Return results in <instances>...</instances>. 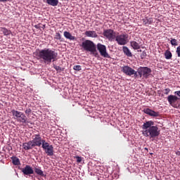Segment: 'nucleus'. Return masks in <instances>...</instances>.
I'll use <instances>...</instances> for the list:
<instances>
[{"mask_svg":"<svg viewBox=\"0 0 180 180\" xmlns=\"http://www.w3.org/2000/svg\"><path fill=\"white\" fill-rule=\"evenodd\" d=\"M131 47L134 49V50H139L140 49V44L137 43V41H131L130 42Z\"/></svg>","mask_w":180,"mask_h":180,"instance_id":"20","label":"nucleus"},{"mask_svg":"<svg viewBox=\"0 0 180 180\" xmlns=\"http://www.w3.org/2000/svg\"><path fill=\"white\" fill-rule=\"evenodd\" d=\"M34 147H35L34 144L32 141L22 143V148H24L25 151H27L29 150H32L33 148H34Z\"/></svg>","mask_w":180,"mask_h":180,"instance_id":"14","label":"nucleus"},{"mask_svg":"<svg viewBox=\"0 0 180 180\" xmlns=\"http://www.w3.org/2000/svg\"><path fill=\"white\" fill-rule=\"evenodd\" d=\"M63 36L65 37V39H68V40H70L72 41H75V40H77V37L72 36L70 32L65 31L63 32Z\"/></svg>","mask_w":180,"mask_h":180,"instance_id":"15","label":"nucleus"},{"mask_svg":"<svg viewBox=\"0 0 180 180\" xmlns=\"http://www.w3.org/2000/svg\"><path fill=\"white\" fill-rule=\"evenodd\" d=\"M97 50L99 51L101 57H103L104 58H110V56H109V53H108V51L106 50V46L98 43L97 44Z\"/></svg>","mask_w":180,"mask_h":180,"instance_id":"8","label":"nucleus"},{"mask_svg":"<svg viewBox=\"0 0 180 180\" xmlns=\"http://www.w3.org/2000/svg\"><path fill=\"white\" fill-rule=\"evenodd\" d=\"M175 95H177V96H179L180 98V91H176L174 92Z\"/></svg>","mask_w":180,"mask_h":180,"instance_id":"36","label":"nucleus"},{"mask_svg":"<svg viewBox=\"0 0 180 180\" xmlns=\"http://www.w3.org/2000/svg\"><path fill=\"white\" fill-rule=\"evenodd\" d=\"M32 141L35 147H41L44 140L41 138V136L39 134H37L32 136Z\"/></svg>","mask_w":180,"mask_h":180,"instance_id":"9","label":"nucleus"},{"mask_svg":"<svg viewBox=\"0 0 180 180\" xmlns=\"http://www.w3.org/2000/svg\"><path fill=\"white\" fill-rule=\"evenodd\" d=\"M82 47L85 51H89L91 54L96 56L98 53H96V45L95 43L91 40H86L82 43Z\"/></svg>","mask_w":180,"mask_h":180,"instance_id":"3","label":"nucleus"},{"mask_svg":"<svg viewBox=\"0 0 180 180\" xmlns=\"http://www.w3.org/2000/svg\"><path fill=\"white\" fill-rule=\"evenodd\" d=\"M44 150L45 151L46 154L49 157L54 155V147L53 146H51V148H48Z\"/></svg>","mask_w":180,"mask_h":180,"instance_id":"18","label":"nucleus"},{"mask_svg":"<svg viewBox=\"0 0 180 180\" xmlns=\"http://www.w3.org/2000/svg\"><path fill=\"white\" fill-rule=\"evenodd\" d=\"M170 43L172 46H177L178 45V40L174 38H171Z\"/></svg>","mask_w":180,"mask_h":180,"instance_id":"27","label":"nucleus"},{"mask_svg":"<svg viewBox=\"0 0 180 180\" xmlns=\"http://www.w3.org/2000/svg\"><path fill=\"white\" fill-rule=\"evenodd\" d=\"M34 172L37 173V175H39L40 176H44V173L43 172V170L41 169L39 167H35Z\"/></svg>","mask_w":180,"mask_h":180,"instance_id":"24","label":"nucleus"},{"mask_svg":"<svg viewBox=\"0 0 180 180\" xmlns=\"http://www.w3.org/2000/svg\"><path fill=\"white\" fill-rule=\"evenodd\" d=\"M51 147H53V145H50L48 142L44 140L42 143L41 148L43 150H46L47 148H50Z\"/></svg>","mask_w":180,"mask_h":180,"instance_id":"22","label":"nucleus"},{"mask_svg":"<svg viewBox=\"0 0 180 180\" xmlns=\"http://www.w3.org/2000/svg\"><path fill=\"white\" fill-rule=\"evenodd\" d=\"M34 27H35V29H39L40 28V27H39V25H34Z\"/></svg>","mask_w":180,"mask_h":180,"instance_id":"40","label":"nucleus"},{"mask_svg":"<svg viewBox=\"0 0 180 180\" xmlns=\"http://www.w3.org/2000/svg\"><path fill=\"white\" fill-rule=\"evenodd\" d=\"M122 51L127 57H133V53H131V51H130L127 46H123Z\"/></svg>","mask_w":180,"mask_h":180,"instance_id":"17","label":"nucleus"},{"mask_svg":"<svg viewBox=\"0 0 180 180\" xmlns=\"http://www.w3.org/2000/svg\"><path fill=\"white\" fill-rule=\"evenodd\" d=\"M178 99H179L178 97L174 95H169L167 97V101L169 105H171V106H173V108H178V107H176V105H174V103H175V102H176Z\"/></svg>","mask_w":180,"mask_h":180,"instance_id":"13","label":"nucleus"},{"mask_svg":"<svg viewBox=\"0 0 180 180\" xmlns=\"http://www.w3.org/2000/svg\"><path fill=\"white\" fill-rule=\"evenodd\" d=\"M42 29H46V25H43Z\"/></svg>","mask_w":180,"mask_h":180,"instance_id":"41","label":"nucleus"},{"mask_svg":"<svg viewBox=\"0 0 180 180\" xmlns=\"http://www.w3.org/2000/svg\"><path fill=\"white\" fill-rule=\"evenodd\" d=\"M133 75L134 76L135 78H139V75L136 72V70H134Z\"/></svg>","mask_w":180,"mask_h":180,"instance_id":"35","label":"nucleus"},{"mask_svg":"<svg viewBox=\"0 0 180 180\" xmlns=\"http://www.w3.org/2000/svg\"><path fill=\"white\" fill-rule=\"evenodd\" d=\"M21 171L24 175H33L34 170L30 167V165H26L24 168L21 169Z\"/></svg>","mask_w":180,"mask_h":180,"instance_id":"11","label":"nucleus"},{"mask_svg":"<svg viewBox=\"0 0 180 180\" xmlns=\"http://www.w3.org/2000/svg\"><path fill=\"white\" fill-rule=\"evenodd\" d=\"M73 70H75V71H81V70H82V68L81 67V65H77L73 67Z\"/></svg>","mask_w":180,"mask_h":180,"instance_id":"28","label":"nucleus"},{"mask_svg":"<svg viewBox=\"0 0 180 180\" xmlns=\"http://www.w3.org/2000/svg\"><path fill=\"white\" fill-rule=\"evenodd\" d=\"M84 34L86 37H92L93 39H96V37H98V34H96V31H86Z\"/></svg>","mask_w":180,"mask_h":180,"instance_id":"16","label":"nucleus"},{"mask_svg":"<svg viewBox=\"0 0 180 180\" xmlns=\"http://www.w3.org/2000/svg\"><path fill=\"white\" fill-rule=\"evenodd\" d=\"M58 0H46V4L51 6H57L58 5Z\"/></svg>","mask_w":180,"mask_h":180,"instance_id":"19","label":"nucleus"},{"mask_svg":"<svg viewBox=\"0 0 180 180\" xmlns=\"http://www.w3.org/2000/svg\"><path fill=\"white\" fill-rule=\"evenodd\" d=\"M11 113L14 119H16L17 122H18L19 123H23L25 124H27V123H29L27 117H26V115H25V113L15 110H12Z\"/></svg>","mask_w":180,"mask_h":180,"instance_id":"4","label":"nucleus"},{"mask_svg":"<svg viewBox=\"0 0 180 180\" xmlns=\"http://www.w3.org/2000/svg\"><path fill=\"white\" fill-rule=\"evenodd\" d=\"M53 68H54L55 70H56L57 71H63V70L61 69V67L57 66V65H53Z\"/></svg>","mask_w":180,"mask_h":180,"instance_id":"32","label":"nucleus"},{"mask_svg":"<svg viewBox=\"0 0 180 180\" xmlns=\"http://www.w3.org/2000/svg\"><path fill=\"white\" fill-rule=\"evenodd\" d=\"M25 113V115H27V116H29V115H30V113H32V110L30 108H26Z\"/></svg>","mask_w":180,"mask_h":180,"instance_id":"31","label":"nucleus"},{"mask_svg":"<svg viewBox=\"0 0 180 180\" xmlns=\"http://www.w3.org/2000/svg\"><path fill=\"white\" fill-rule=\"evenodd\" d=\"M142 134L144 137L150 139H155L160 136V129L158 126H154V122L152 120L146 121L142 125Z\"/></svg>","mask_w":180,"mask_h":180,"instance_id":"2","label":"nucleus"},{"mask_svg":"<svg viewBox=\"0 0 180 180\" xmlns=\"http://www.w3.org/2000/svg\"><path fill=\"white\" fill-rule=\"evenodd\" d=\"M54 39L56 40H61V34H60V32H57L55 35Z\"/></svg>","mask_w":180,"mask_h":180,"instance_id":"30","label":"nucleus"},{"mask_svg":"<svg viewBox=\"0 0 180 180\" xmlns=\"http://www.w3.org/2000/svg\"><path fill=\"white\" fill-rule=\"evenodd\" d=\"M147 56V53L146 52H142L141 57H146Z\"/></svg>","mask_w":180,"mask_h":180,"instance_id":"37","label":"nucleus"},{"mask_svg":"<svg viewBox=\"0 0 180 180\" xmlns=\"http://www.w3.org/2000/svg\"><path fill=\"white\" fill-rule=\"evenodd\" d=\"M122 71L124 74L128 75V77H131L134 74V70L128 65L122 67Z\"/></svg>","mask_w":180,"mask_h":180,"instance_id":"12","label":"nucleus"},{"mask_svg":"<svg viewBox=\"0 0 180 180\" xmlns=\"http://www.w3.org/2000/svg\"><path fill=\"white\" fill-rule=\"evenodd\" d=\"M165 57L166 60H171L172 58V53H171V51L167 50L165 52Z\"/></svg>","mask_w":180,"mask_h":180,"instance_id":"23","label":"nucleus"},{"mask_svg":"<svg viewBox=\"0 0 180 180\" xmlns=\"http://www.w3.org/2000/svg\"><path fill=\"white\" fill-rule=\"evenodd\" d=\"M176 155H178V157H180V151H176Z\"/></svg>","mask_w":180,"mask_h":180,"instance_id":"38","label":"nucleus"},{"mask_svg":"<svg viewBox=\"0 0 180 180\" xmlns=\"http://www.w3.org/2000/svg\"><path fill=\"white\" fill-rule=\"evenodd\" d=\"M9 0H0V2H8Z\"/></svg>","mask_w":180,"mask_h":180,"instance_id":"39","label":"nucleus"},{"mask_svg":"<svg viewBox=\"0 0 180 180\" xmlns=\"http://www.w3.org/2000/svg\"><path fill=\"white\" fill-rule=\"evenodd\" d=\"M115 39L119 46H126L129 42V34H122L117 35Z\"/></svg>","mask_w":180,"mask_h":180,"instance_id":"5","label":"nucleus"},{"mask_svg":"<svg viewBox=\"0 0 180 180\" xmlns=\"http://www.w3.org/2000/svg\"><path fill=\"white\" fill-rule=\"evenodd\" d=\"M143 112H145L146 115L152 116V117H160V112H155L150 108H144Z\"/></svg>","mask_w":180,"mask_h":180,"instance_id":"10","label":"nucleus"},{"mask_svg":"<svg viewBox=\"0 0 180 180\" xmlns=\"http://www.w3.org/2000/svg\"><path fill=\"white\" fill-rule=\"evenodd\" d=\"M13 165H20V160L16 156L11 157Z\"/></svg>","mask_w":180,"mask_h":180,"instance_id":"21","label":"nucleus"},{"mask_svg":"<svg viewBox=\"0 0 180 180\" xmlns=\"http://www.w3.org/2000/svg\"><path fill=\"white\" fill-rule=\"evenodd\" d=\"M164 95H169V92H171V89L167 88L162 91Z\"/></svg>","mask_w":180,"mask_h":180,"instance_id":"29","label":"nucleus"},{"mask_svg":"<svg viewBox=\"0 0 180 180\" xmlns=\"http://www.w3.org/2000/svg\"><path fill=\"white\" fill-rule=\"evenodd\" d=\"M143 25L147 26L148 25H151L152 22L148 18H143Z\"/></svg>","mask_w":180,"mask_h":180,"instance_id":"26","label":"nucleus"},{"mask_svg":"<svg viewBox=\"0 0 180 180\" xmlns=\"http://www.w3.org/2000/svg\"><path fill=\"white\" fill-rule=\"evenodd\" d=\"M140 78L143 77V78H148L150 74H151V69L148 67H141L138 69L137 71Z\"/></svg>","mask_w":180,"mask_h":180,"instance_id":"6","label":"nucleus"},{"mask_svg":"<svg viewBox=\"0 0 180 180\" xmlns=\"http://www.w3.org/2000/svg\"><path fill=\"white\" fill-rule=\"evenodd\" d=\"M41 61H43L44 64H51L52 62L57 61L58 57V53L54 49L50 48H45L44 49L39 50L37 53Z\"/></svg>","mask_w":180,"mask_h":180,"instance_id":"1","label":"nucleus"},{"mask_svg":"<svg viewBox=\"0 0 180 180\" xmlns=\"http://www.w3.org/2000/svg\"><path fill=\"white\" fill-rule=\"evenodd\" d=\"M1 32H3L4 36H9V34H11L12 33V32H11V30L6 29V27H2Z\"/></svg>","mask_w":180,"mask_h":180,"instance_id":"25","label":"nucleus"},{"mask_svg":"<svg viewBox=\"0 0 180 180\" xmlns=\"http://www.w3.org/2000/svg\"><path fill=\"white\" fill-rule=\"evenodd\" d=\"M75 158H76L77 160V162H81V161H82V158L79 157V156H75Z\"/></svg>","mask_w":180,"mask_h":180,"instance_id":"33","label":"nucleus"},{"mask_svg":"<svg viewBox=\"0 0 180 180\" xmlns=\"http://www.w3.org/2000/svg\"><path fill=\"white\" fill-rule=\"evenodd\" d=\"M176 53L178 57H180V46H178V47L176 48Z\"/></svg>","mask_w":180,"mask_h":180,"instance_id":"34","label":"nucleus"},{"mask_svg":"<svg viewBox=\"0 0 180 180\" xmlns=\"http://www.w3.org/2000/svg\"><path fill=\"white\" fill-rule=\"evenodd\" d=\"M103 36L106 37L109 41H113L116 37V32L112 29L104 30Z\"/></svg>","mask_w":180,"mask_h":180,"instance_id":"7","label":"nucleus"}]
</instances>
